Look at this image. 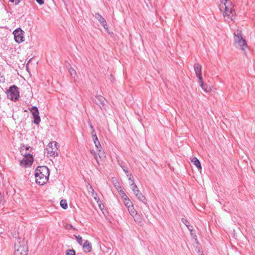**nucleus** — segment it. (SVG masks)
Segmentation results:
<instances>
[{
	"instance_id": "6ab92c4d",
	"label": "nucleus",
	"mask_w": 255,
	"mask_h": 255,
	"mask_svg": "<svg viewBox=\"0 0 255 255\" xmlns=\"http://www.w3.org/2000/svg\"><path fill=\"white\" fill-rule=\"evenodd\" d=\"M128 210L130 215L132 216H133L134 214H137V211L134 209L133 205L128 208Z\"/></svg>"
},
{
	"instance_id": "c85d7f7f",
	"label": "nucleus",
	"mask_w": 255,
	"mask_h": 255,
	"mask_svg": "<svg viewBox=\"0 0 255 255\" xmlns=\"http://www.w3.org/2000/svg\"><path fill=\"white\" fill-rule=\"evenodd\" d=\"M90 152L91 154H92L94 155L95 159L96 160L98 164H99V161L98 159V156H97V154L96 153L94 149H91L90 150Z\"/></svg>"
},
{
	"instance_id": "f8f14e48",
	"label": "nucleus",
	"mask_w": 255,
	"mask_h": 255,
	"mask_svg": "<svg viewBox=\"0 0 255 255\" xmlns=\"http://www.w3.org/2000/svg\"><path fill=\"white\" fill-rule=\"evenodd\" d=\"M194 69L196 75V76L198 78L199 80H201L203 79L201 74L202 66L198 63H196L194 65Z\"/></svg>"
},
{
	"instance_id": "6e6552de",
	"label": "nucleus",
	"mask_w": 255,
	"mask_h": 255,
	"mask_svg": "<svg viewBox=\"0 0 255 255\" xmlns=\"http://www.w3.org/2000/svg\"><path fill=\"white\" fill-rule=\"evenodd\" d=\"M30 112L33 116L34 123L38 125L40 122V118L39 115V113L38 108L35 106H33L30 109Z\"/></svg>"
},
{
	"instance_id": "aec40b11",
	"label": "nucleus",
	"mask_w": 255,
	"mask_h": 255,
	"mask_svg": "<svg viewBox=\"0 0 255 255\" xmlns=\"http://www.w3.org/2000/svg\"><path fill=\"white\" fill-rule=\"evenodd\" d=\"M89 192H91L92 196L95 199V200H97V194L95 192L94 190L92 188L91 185H89V187L88 188Z\"/></svg>"
},
{
	"instance_id": "1a4fd4ad",
	"label": "nucleus",
	"mask_w": 255,
	"mask_h": 255,
	"mask_svg": "<svg viewBox=\"0 0 255 255\" xmlns=\"http://www.w3.org/2000/svg\"><path fill=\"white\" fill-rule=\"evenodd\" d=\"M33 161V156L24 157L21 160H20V165L22 167L29 166L31 165Z\"/></svg>"
},
{
	"instance_id": "2f4dec72",
	"label": "nucleus",
	"mask_w": 255,
	"mask_h": 255,
	"mask_svg": "<svg viewBox=\"0 0 255 255\" xmlns=\"http://www.w3.org/2000/svg\"><path fill=\"white\" fill-rule=\"evenodd\" d=\"M95 146L96 147L97 150L99 149H102V147L101 146V145L99 141H97L96 142H95Z\"/></svg>"
},
{
	"instance_id": "c756f323",
	"label": "nucleus",
	"mask_w": 255,
	"mask_h": 255,
	"mask_svg": "<svg viewBox=\"0 0 255 255\" xmlns=\"http://www.w3.org/2000/svg\"><path fill=\"white\" fill-rule=\"evenodd\" d=\"M120 194L121 196V197H122V198L123 200L128 198V197L125 193V192L123 191H122V190L120 191Z\"/></svg>"
},
{
	"instance_id": "0eeeda50",
	"label": "nucleus",
	"mask_w": 255,
	"mask_h": 255,
	"mask_svg": "<svg viewBox=\"0 0 255 255\" xmlns=\"http://www.w3.org/2000/svg\"><path fill=\"white\" fill-rule=\"evenodd\" d=\"M13 34L16 42L20 43L24 41V31L20 28H19L14 30Z\"/></svg>"
},
{
	"instance_id": "c9c22d12",
	"label": "nucleus",
	"mask_w": 255,
	"mask_h": 255,
	"mask_svg": "<svg viewBox=\"0 0 255 255\" xmlns=\"http://www.w3.org/2000/svg\"><path fill=\"white\" fill-rule=\"evenodd\" d=\"M127 176H129L128 179L132 182V180H133V178H132V175L130 174L129 175H127Z\"/></svg>"
},
{
	"instance_id": "4be33fe9",
	"label": "nucleus",
	"mask_w": 255,
	"mask_h": 255,
	"mask_svg": "<svg viewBox=\"0 0 255 255\" xmlns=\"http://www.w3.org/2000/svg\"><path fill=\"white\" fill-rule=\"evenodd\" d=\"M21 154L24 156V157H27L28 156H32V155L29 152H28L27 151H26L25 150V149L23 148L22 147H21V149L20 150Z\"/></svg>"
},
{
	"instance_id": "72a5a7b5",
	"label": "nucleus",
	"mask_w": 255,
	"mask_h": 255,
	"mask_svg": "<svg viewBox=\"0 0 255 255\" xmlns=\"http://www.w3.org/2000/svg\"><path fill=\"white\" fill-rule=\"evenodd\" d=\"M37 2L41 5L43 4L44 3V0H36Z\"/></svg>"
},
{
	"instance_id": "393cba45",
	"label": "nucleus",
	"mask_w": 255,
	"mask_h": 255,
	"mask_svg": "<svg viewBox=\"0 0 255 255\" xmlns=\"http://www.w3.org/2000/svg\"><path fill=\"white\" fill-rule=\"evenodd\" d=\"M97 150L98 152V155L100 158H103L106 157L105 152L102 149H99Z\"/></svg>"
},
{
	"instance_id": "a19ab883",
	"label": "nucleus",
	"mask_w": 255,
	"mask_h": 255,
	"mask_svg": "<svg viewBox=\"0 0 255 255\" xmlns=\"http://www.w3.org/2000/svg\"><path fill=\"white\" fill-rule=\"evenodd\" d=\"M62 1H63L64 3H65V2H66L67 0H62Z\"/></svg>"
},
{
	"instance_id": "e433bc0d",
	"label": "nucleus",
	"mask_w": 255,
	"mask_h": 255,
	"mask_svg": "<svg viewBox=\"0 0 255 255\" xmlns=\"http://www.w3.org/2000/svg\"><path fill=\"white\" fill-rule=\"evenodd\" d=\"M91 134H92V137L93 136V135H96L95 133V130L94 129H92Z\"/></svg>"
},
{
	"instance_id": "a211bd4d",
	"label": "nucleus",
	"mask_w": 255,
	"mask_h": 255,
	"mask_svg": "<svg viewBox=\"0 0 255 255\" xmlns=\"http://www.w3.org/2000/svg\"><path fill=\"white\" fill-rule=\"evenodd\" d=\"M130 185L131 189L134 193V194H135L136 193H137V192L139 191L137 186L135 184L133 180H132V183H131L130 184Z\"/></svg>"
},
{
	"instance_id": "ea45409f",
	"label": "nucleus",
	"mask_w": 255,
	"mask_h": 255,
	"mask_svg": "<svg viewBox=\"0 0 255 255\" xmlns=\"http://www.w3.org/2000/svg\"><path fill=\"white\" fill-rule=\"evenodd\" d=\"M89 126H90V128L91 129V130L93 129H94L93 126L91 124H90Z\"/></svg>"
},
{
	"instance_id": "9b49d317",
	"label": "nucleus",
	"mask_w": 255,
	"mask_h": 255,
	"mask_svg": "<svg viewBox=\"0 0 255 255\" xmlns=\"http://www.w3.org/2000/svg\"><path fill=\"white\" fill-rule=\"evenodd\" d=\"M95 17L100 22L104 28L106 30H108V27L105 19L99 13H96Z\"/></svg>"
},
{
	"instance_id": "f257e3e1",
	"label": "nucleus",
	"mask_w": 255,
	"mask_h": 255,
	"mask_svg": "<svg viewBox=\"0 0 255 255\" xmlns=\"http://www.w3.org/2000/svg\"><path fill=\"white\" fill-rule=\"evenodd\" d=\"M221 3L220 9L223 12L225 20L228 22L233 20L235 17L236 13L232 1L230 0H221Z\"/></svg>"
},
{
	"instance_id": "5701e85b",
	"label": "nucleus",
	"mask_w": 255,
	"mask_h": 255,
	"mask_svg": "<svg viewBox=\"0 0 255 255\" xmlns=\"http://www.w3.org/2000/svg\"><path fill=\"white\" fill-rule=\"evenodd\" d=\"M60 204L61 207L64 209H66L68 207L67 201L66 200H61Z\"/></svg>"
},
{
	"instance_id": "f704fd0d",
	"label": "nucleus",
	"mask_w": 255,
	"mask_h": 255,
	"mask_svg": "<svg viewBox=\"0 0 255 255\" xmlns=\"http://www.w3.org/2000/svg\"><path fill=\"white\" fill-rule=\"evenodd\" d=\"M11 2H15V4H18L20 2L19 0H9Z\"/></svg>"
},
{
	"instance_id": "9d476101",
	"label": "nucleus",
	"mask_w": 255,
	"mask_h": 255,
	"mask_svg": "<svg viewBox=\"0 0 255 255\" xmlns=\"http://www.w3.org/2000/svg\"><path fill=\"white\" fill-rule=\"evenodd\" d=\"M96 103L98 105L101 109L106 110V105L105 102L106 100L104 97L102 96H97L95 99Z\"/></svg>"
},
{
	"instance_id": "bb28decb",
	"label": "nucleus",
	"mask_w": 255,
	"mask_h": 255,
	"mask_svg": "<svg viewBox=\"0 0 255 255\" xmlns=\"http://www.w3.org/2000/svg\"><path fill=\"white\" fill-rule=\"evenodd\" d=\"M68 71L72 76L74 77L76 75V72L72 67H70Z\"/></svg>"
},
{
	"instance_id": "ddd939ff",
	"label": "nucleus",
	"mask_w": 255,
	"mask_h": 255,
	"mask_svg": "<svg viewBox=\"0 0 255 255\" xmlns=\"http://www.w3.org/2000/svg\"><path fill=\"white\" fill-rule=\"evenodd\" d=\"M134 195L140 201L143 202L145 204H146L147 203L146 198L143 195V194L141 192H140V191L137 192V193L134 194Z\"/></svg>"
},
{
	"instance_id": "412c9836",
	"label": "nucleus",
	"mask_w": 255,
	"mask_h": 255,
	"mask_svg": "<svg viewBox=\"0 0 255 255\" xmlns=\"http://www.w3.org/2000/svg\"><path fill=\"white\" fill-rule=\"evenodd\" d=\"M132 217L133 218L134 220L135 221V222L138 224H140L142 223V219L140 218L139 215L137 213V214H134V215L132 216Z\"/></svg>"
},
{
	"instance_id": "b1692460",
	"label": "nucleus",
	"mask_w": 255,
	"mask_h": 255,
	"mask_svg": "<svg viewBox=\"0 0 255 255\" xmlns=\"http://www.w3.org/2000/svg\"><path fill=\"white\" fill-rule=\"evenodd\" d=\"M124 202L125 205L127 207V208H129L130 206H132L133 205L132 202L129 199V198L124 200Z\"/></svg>"
},
{
	"instance_id": "39448f33",
	"label": "nucleus",
	"mask_w": 255,
	"mask_h": 255,
	"mask_svg": "<svg viewBox=\"0 0 255 255\" xmlns=\"http://www.w3.org/2000/svg\"><path fill=\"white\" fill-rule=\"evenodd\" d=\"M48 156L55 157L59 154L58 143L56 141H52L48 143L46 148Z\"/></svg>"
},
{
	"instance_id": "f3484780",
	"label": "nucleus",
	"mask_w": 255,
	"mask_h": 255,
	"mask_svg": "<svg viewBox=\"0 0 255 255\" xmlns=\"http://www.w3.org/2000/svg\"><path fill=\"white\" fill-rule=\"evenodd\" d=\"M191 161L197 167L199 170L201 169L202 167L200 162L196 157L193 158V159L191 160Z\"/></svg>"
},
{
	"instance_id": "4c0bfd02",
	"label": "nucleus",
	"mask_w": 255,
	"mask_h": 255,
	"mask_svg": "<svg viewBox=\"0 0 255 255\" xmlns=\"http://www.w3.org/2000/svg\"><path fill=\"white\" fill-rule=\"evenodd\" d=\"M0 78L1 79H0V82H4V78L2 76H0Z\"/></svg>"
},
{
	"instance_id": "f03ea898",
	"label": "nucleus",
	"mask_w": 255,
	"mask_h": 255,
	"mask_svg": "<svg viewBox=\"0 0 255 255\" xmlns=\"http://www.w3.org/2000/svg\"><path fill=\"white\" fill-rule=\"evenodd\" d=\"M49 176V170L46 166H38L35 171V181L40 185L47 182Z\"/></svg>"
},
{
	"instance_id": "2eb2a0df",
	"label": "nucleus",
	"mask_w": 255,
	"mask_h": 255,
	"mask_svg": "<svg viewBox=\"0 0 255 255\" xmlns=\"http://www.w3.org/2000/svg\"><path fill=\"white\" fill-rule=\"evenodd\" d=\"M181 221L187 227L188 230L190 231L191 234L192 235L193 227L190 225L187 220L185 218H182Z\"/></svg>"
},
{
	"instance_id": "a878e982",
	"label": "nucleus",
	"mask_w": 255,
	"mask_h": 255,
	"mask_svg": "<svg viewBox=\"0 0 255 255\" xmlns=\"http://www.w3.org/2000/svg\"><path fill=\"white\" fill-rule=\"evenodd\" d=\"M21 147H22L23 148L25 149V150L26 151H27L28 152H29L30 153L31 150H32V147L30 146L25 145L24 144H22L21 146Z\"/></svg>"
},
{
	"instance_id": "473e14b6",
	"label": "nucleus",
	"mask_w": 255,
	"mask_h": 255,
	"mask_svg": "<svg viewBox=\"0 0 255 255\" xmlns=\"http://www.w3.org/2000/svg\"><path fill=\"white\" fill-rule=\"evenodd\" d=\"M93 141H94V143H95V142H96L97 141H99V140H98V137H97V135H93Z\"/></svg>"
},
{
	"instance_id": "79ce46f5",
	"label": "nucleus",
	"mask_w": 255,
	"mask_h": 255,
	"mask_svg": "<svg viewBox=\"0 0 255 255\" xmlns=\"http://www.w3.org/2000/svg\"><path fill=\"white\" fill-rule=\"evenodd\" d=\"M70 227L72 228V225H70Z\"/></svg>"
},
{
	"instance_id": "7c9ffc66",
	"label": "nucleus",
	"mask_w": 255,
	"mask_h": 255,
	"mask_svg": "<svg viewBox=\"0 0 255 255\" xmlns=\"http://www.w3.org/2000/svg\"><path fill=\"white\" fill-rule=\"evenodd\" d=\"M75 237H76L77 241L78 242L79 244L81 246L82 245V244H83L82 238L81 237H80V236H75Z\"/></svg>"
},
{
	"instance_id": "cd10ccee",
	"label": "nucleus",
	"mask_w": 255,
	"mask_h": 255,
	"mask_svg": "<svg viewBox=\"0 0 255 255\" xmlns=\"http://www.w3.org/2000/svg\"><path fill=\"white\" fill-rule=\"evenodd\" d=\"M66 255H76L75 251L73 249L67 250L66 251Z\"/></svg>"
},
{
	"instance_id": "dca6fc26",
	"label": "nucleus",
	"mask_w": 255,
	"mask_h": 255,
	"mask_svg": "<svg viewBox=\"0 0 255 255\" xmlns=\"http://www.w3.org/2000/svg\"><path fill=\"white\" fill-rule=\"evenodd\" d=\"M83 247V248L86 250L87 252H90L91 251L92 245L88 240L85 241Z\"/></svg>"
},
{
	"instance_id": "20e7f679",
	"label": "nucleus",
	"mask_w": 255,
	"mask_h": 255,
	"mask_svg": "<svg viewBox=\"0 0 255 255\" xmlns=\"http://www.w3.org/2000/svg\"><path fill=\"white\" fill-rule=\"evenodd\" d=\"M26 244V242L24 240H23L21 245L20 242L18 243H15L14 255H27L28 248Z\"/></svg>"
},
{
	"instance_id": "58836bf2",
	"label": "nucleus",
	"mask_w": 255,
	"mask_h": 255,
	"mask_svg": "<svg viewBox=\"0 0 255 255\" xmlns=\"http://www.w3.org/2000/svg\"><path fill=\"white\" fill-rule=\"evenodd\" d=\"M122 168H123V170H124V172H125V173H128V169H125V168H124L123 167H122Z\"/></svg>"
},
{
	"instance_id": "4468645a",
	"label": "nucleus",
	"mask_w": 255,
	"mask_h": 255,
	"mask_svg": "<svg viewBox=\"0 0 255 255\" xmlns=\"http://www.w3.org/2000/svg\"><path fill=\"white\" fill-rule=\"evenodd\" d=\"M199 83L200 87L205 92H208L211 91V88L204 83L203 79L201 80H199Z\"/></svg>"
},
{
	"instance_id": "423d86ee",
	"label": "nucleus",
	"mask_w": 255,
	"mask_h": 255,
	"mask_svg": "<svg viewBox=\"0 0 255 255\" xmlns=\"http://www.w3.org/2000/svg\"><path fill=\"white\" fill-rule=\"evenodd\" d=\"M7 97L12 101H16L19 97L18 88L15 85L11 86L7 91Z\"/></svg>"
},
{
	"instance_id": "7ed1b4c3",
	"label": "nucleus",
	"mask_w": 255,
	"mask_h": 255,
	"mask_svg": "<svg viewBox=\"0 0 255 255\" xmlns=\"http://www.w3.org/2000/svg\"><path fill=\"white\" fill-rule=\"evenodd\" d=\"M234 40L235 43L238 44L241 49L245 51L248 45L246 40L243 37V34L241 30L238 29L234 32Z\"/></svg>"
}]
</instances>
